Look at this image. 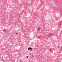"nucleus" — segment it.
Returning a JSON list of instances; mask_svg holds the SVG:
<instances>
[{"label":"nucleus","instance_id":"8","mask_svg":"<svg viewBox=\"0 0 62 62\" xmlns=\"http://www.w3.org/2000/svg\"><path fill=\"white\" fill-rule=\"evenodd\" d=\"M58 47H60V46H58Z\"/></svg>","mask_w":62,"mask_h":62},{"label":"nucleus","instance_id":"4","mask_svg":"<svg viewBox=\"0 0 62 62\" xmlns=\"http://www.w3.org/2000/svg\"><path fill=\"white\" fill-rule=\"evenodd\" d=\"M27 58H28V56H27Z\"/></svg>","mask_w":62,"mask_h":62},{"label":"nucleus","instance_id":"9","mask_svg":"<svg viewBox=\"0 0 62 62\" xmlns=\"http://www.w3.org/2000/svg\"><path fill=\"white\" fill-rule=\"evenodd\" d=\"M36 22H34V23H36Z\"/></svg>","mask_w":62,"mask_h":62},{"label":"nucleus","instance_id":"1","mask_svg":"<svg viewBox=\"0 0 62 62\" xmlns=\"http://www.w3.org/2000/svg\"><path fill=\"white\" fill-rule=\"evenodd\" d=\"M28 50H30V48L29 47L28 48Z\"/></svg>","mask_w":62,"mask_h":62},{"label":"nucleus","instance_id":"5","mask_svg":"<svg viewBox=\"0 0 62 62\" xmlns=\"http://www.w3.org/2000/svg\"><path fill=\"white\" fill-rule=\"evenodd\" d=\"M38 31H39V30H40V29H39V30H38Z\"/></svg>","mask_w":62,"mask_h":62},{"label":"nucleus","instance_id":"6","mask_svg":"<svg viewBox=\"0 0 62 62\" xmlns=\"http://www.w3.org/2000/svg\"><path fill=\"white\" fill-rule=\"evenodd\" d=\"M50 50H51L50 51H52V49H50Z\"/></svg>","mask_w":62,"mask_h":62},{"label":"nucleus","instance_id":"12","mask_svg":"<svg viewBox=\"0 0 62 62\" xmlns=\"http://www.w3.org/2000/svg\"><path fill=\"white\" fill-rule=\"evenodd\" d=\"M34 44H35V43H34Z\"/></svg>","mask_w":62,"mask_h":62},{"label":"nucleus","instance_id":"13","mask_svg":"<svg viewBox=\"0 0 62 62\" xmlns=\"http://www.w3.org/2000/svg\"><path fill=\"white\" fill-rule=\"evenodd\" d=\"M35 45H36V44H35Z\"/></svg>","mask_w":62,"mask_h":62},{"label":"nucleus","instance_id":"11","mask_svg":"<svg viewBox=\"0 0 62 62\" xmlns=\"http://www.w3.org/2000/svg\"><path fill=\"white\" fill-rule=\"evenodd\" d=\"M30 55H31V54H30Z\"/></svg>","mask_w":62,"mask_h":62},{"label":"nucleus","instance_id":"7","mask_svg":"<svg viewBox=\"0 0 62 62\" xmlns=\"http://www.w3.org/2000/svg\"><path fill=\"white\" fill-rule=\"evenodd\" d=\"M18 34V33H17V32L16 33V34L17 35V34Z\"/></svg>","mask_w":62,"mask_h":62},{"label":"nucleus","instance_id":"10","mask_svg":"<svg viewBox=\"0 0 62 62\" xmlns=\"http://www.w3.org/2000/svg\"><path fill=\"white\" fill-rule=\"evenodd\" d=\"M32 56H33V55H32Z\"/></svg>","mask_w":62,"mask_h":62},{"label":"nucleus","instance_id":"2","mask_svg":"<svg viewBox=\"0 0 62 62\" xmlns=\"http://www.w3.org/2000/svg\"><path fill=\"white\" fill-rule=\"evenodd\" d=\"M30 50H32V48H31V47L30 48Z\"/></svg>","mask_w":62,"mask_h":62},{"label":"nucleus","instance_id":"3","mask_svg":"<svg viewBox=\"0 0 62 62\" xmlns=\"http://www.w3.org/2000/svg\"><path fill=\"white\" fill-rule=\"evenodd\" d=\"M41 28V27H40L39 28H38V29H39V28Z\"/></svg>","mask_w":62,"mask_h":62}]
</instances>
